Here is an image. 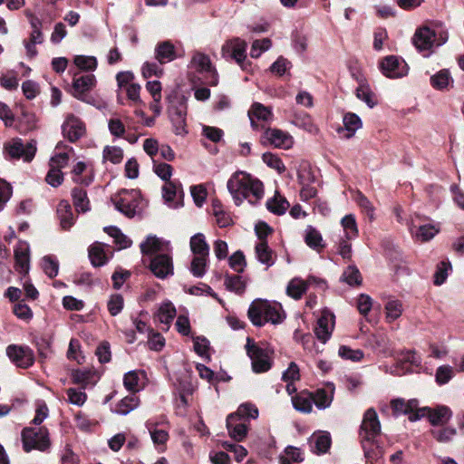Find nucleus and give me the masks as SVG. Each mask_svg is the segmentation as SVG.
Wrapping results in <instances>:
<instances>
[{
    "mask_svg": "<svg viewBox=\"0 0 464 464\" xmlns=\"http://www.w3.org/2000/svg\"><path fill=\"white\" fill-rule=\"evenodd\" d=\"M227 188L232 196L235 204L239 206L252 196L256 201L264 196L263 183L245 171H236L231 175L227 183Z\"/></svg>",
    "mask_w": 464,
    "mask_h": 464,
    "instance_id": "obj_1",
    "label": "nucleus"
},
{
    "mask_svg": "<svg viewBox=\"0 0 464 464\" xmlns=\"http://www.w3.org/2000/svg\"><path fill=\"white\" fill-rule=\"evenodd\" d=\"M448 39L449 33L442 23L430 22L416 29L411 41L415 48L428 57L434 46L443 45Z\"/></svg>",
    "mask_w": 464,
    "mask_h": 464,
    "instance_id": "obj_2",
    "label": "nucleus"
},
{
    "mask_svg": "<svg viewBox=\"0 0 464 464\" xmlns=\"http://www.w3.org/2000/svg\"><path fill=\"white\" fill-rule=\"evenodd\" d=\"M247 315L248 319H284L286 316L280 303L259 298L251 303Z\"/></svg>",
    "mask_w": 464,
    "mask_h": 464,
    "instance_id": "obj_3",
    "label": "nucleus"
},
{
    "mask_svg": "<svg viewBox=\"0 0 464 464\" xmlns=\"http://www.w3.org/2000/svg\"><path fill=\"white\" fill-rule=\"evenodd\" d=\"M247 44L238 37L225 42L221 48V56L227 61H234L244 71L248 69L250 63L246 60Z\"/></svg>",
    "mask_w": 464,
    "mask_h": 464,
    "instance_id": "obj_4",
    "label": "nucleus"
},
{
    "mask_svg": "<svg viewBox=\"0 0 464 464\" xmlns=\"http://www.w3.org/2000/svg\"><path fill=\"white\" fill-rule=\"evenodd\" d=\"M22 441L24 451L32 450H45L50 446L49 432L44 427L24 428L22 431Z\"/></svg>",
    "mask_w": 464,
    "mask_h": 464,
    "instance_id": "obj_5",
    "label": "nucleus"
},
{
    "mask_svg": "<svg viewBox=\"0 0 464 464\" xmlns=\"http://www.w3.org/2000/svg\"><path fill=\"white\" fill-rule=\"evenodd\" d=\"M4 153L6 159L19 160L22 158L24 161L30 162L36 153V141L31 140L24 145L21 139H13L5 143Z\"/></svg>",
    "mask_w": 464,
    "mask_h": 464,
    "instance_id": "obj_6",
    "label": "nucleus"
},
{
    "mask_svg": "<svg viewBox=\"0 0 464 464\" xmlns=\"http://www.w3.org/2000/svg\"><path fill=\"white\" fill-rule=\"evenodd\" d=\"M246 350L251 359L252 369L256 373L266 372L270 370L272 362L267 352L257 346L250 337L246 338Z\"/></svg>",
    "mask_w": 464,
    "mask_h": 464,
    "instance_id": "obj_7",
    "label": "nucleus"
},
{
    "mask_svg": "<svg viewBox=\"0 0 464 464\" xmlns=\"http://www.w3.org/2000/svg\"><path fill=\"white\" fill-rule=\"evenodd\" d=\"M394 415H409L411 421H416L425 416L427 407L419 408V401L416 399L405 401L404 399H394L391 401Z\"/></svg>",
    "mask_w": 464,
    "mask_h": 464,
    "instance_id": "obj_8",
    "label": "nucleus"
},
{
    "mask_svg": "<svg viewBox=\"0 0 464 464\" xmlns=\"http://www.w3.org/2000/svg\"><path fill=\"white\" fill-rule=\"evenodd\" d=\"M96 85V78L93 74L75 73L72 82V94L76 99L89 102L88 92Z\"/></svg>",
    "mask_w": 464,
    "mask_h": 464,
    "instance_id": "obj_9",
    "label": "nucleus"
},
{
    "mask_svg": "<svg viewBox=\"0 0 464 464\" xmlns=\"http://www.w3.org/2000/svg\"><path fill=\"white\" fill-rule=\"evenodd\" d=\"M8 358L17 367L26 369L33 365L34 355L28 346L10 344L6 348Z\"/></svg>",
    "mask_w": 464,
    "mask_h": 464,
    "instance_id": "obj_10",
    "label": "nucleus"
},
{
    "mask_svg": "<svg viewBox=\"0 0 464 464\" xmlns=\"http://www.w3.org/2000/svg\"><path fill=\"white\" fill-rule=\"evenodd\" d=\"M149 268L160 279H165L174 274L172 257L168 254L154 256L150 259Z\"/></svg>",
    "mask_w": 464,
    "mask_h": 464,
    "instance_id": "obj_11",
    "label": "nucleus"
},
{
    "mask_svg": "<svg viewBox=\"0 0 464 464\" xmlns=\"http://www.w3.org/2000/svg\"><path fill=\"white\" fill-rule=\"evenodd\" d=\"M381 432V424L377 412L374 409H368L364 415L361 425L360 437L362 440H373Z\"/></svg>",
    "mask_w": 464,
    "mask_h": 464,
    "instance_id": "obj_12",
    "label": "nucleus"
},
{
    "mask_svg": "<svg viewBox=\"0 0 464 464\" xmlns=\"http://www.w3.org/2000/svg\"><path fill=\"white\" fill-rule=\"evenodd\" d=\"M382 72L389 78H401L407 74L408 67L404 61L396 56L390 55L380 63Z\"/></svg>",
    "mask_w": 464,
    "mask_h": 464,
    "instance_id": "obj_13",
    "label": "nucleus"
},
{
    "mask_svg": "<svg viewBox=\"0 0 464 464\" xmlns=\"http://www.w3.org/2000/svg\"><path fill=\"white\" fill-rule=\"evenodd\" d=\"M62 129L63 136L71 142H75L81 139L86 131L83 121L72 114L67 116Z\"/></svg>",
    "mask_w": 464,
    "mask_h": 464,
    "instance_id": "obj_14",
    "label": "nucleus"
},
{
    "mask_svg": "<svg viewBox=\"0 0 464 464\" xmlns=\"http://www.w3.org/2000/svg\"><path fill=\"white\" fill-rule=\"evenodd\" d=\"M162 197L172 208L183 206L184 192L179 180L166 182L162 187Z\"/></svg>",
    "mask_w": 464,
    "mask_h": 464,
    "instance_id": "obj_15",
    "label": "nucleus"
},
{
    "mask_svg": "<svg viewBox=\"0 0 464 464\" xmlns=\"http://www.w3.org/2000/svg\"><path fill=\"white\" fill-rule=\"evenodd\" d=\"M135 191L122 189L118 196L112 199L115 208L127 217H133L136 213V203L134 201Z\"/></svg>",
    "mask_w": 464,
    "mask_h": 464,
    "instance_id": "obj_16",
    "label": "nucleus"
},
{
    "mask_svg": "<svg viewBox=\"0 0 464 464\" xmlns=\"http://www.w3.org/2000/svg\"><path fill=\"white\" fill-rule=\"evenodd\" d=\"M169 115L170 121L172 122V125L174 127L175 134H186L187 105L185 102L180 101L178 105H171L169 108Z\"/></svg>",
    "mask_w": 464,
    "mask_h": 464,
    "instance_id": "obj_17",
    "label": "nucleus"
},
{
    "mask_svg": "<svg viewBox=\"0 0 464 464\" xmlns=\"http://www.w3.org/2000/svg\"><path fill=\"white\" fill-rule=\"evenodd\" d=\"M248 117L251 126L254 129H256L259 126L264 127L262 123L270 122L273 118V113L268 107H266L259 102H255L248 111Z\"/></svg>",
    "mask_w": 464,
    "mask_h": 464,
    "instance_id": "obj_18",
    "label": "nucleus"
},
{
    "mask_svg": "<svg viewBox=\"0 0 464 464\" xmlns=\"http://www.w3.org/2000/svg\"><path fill=\"white\" fill-rule=\"evenodd\" d=\"M264 138L276 148L288 149L292 146V137L278 129H267L264 133Z\"/></svg>",
    "mask_w": 464,
    "mask_h": 464,
    "instance_id": "obj_19",
    "label": "nucleus"
},
{
    "mask_svg": "<svg viewBox=\"0 0 464 464\" xmlns=\"http://www.w3.org/2000/svg\"><path fill=\"white\" fill-rule=\"evenodd\" d=\"M227 428L229 436L237 441L243 440L247 433V426L239 420L237 415L229 414L227 418Z\"/></svg>",
    "mask_w": 464,
    "mask_h": 464,
    "instance_id": "obj_20",
    "label": "nucleus"
},
{
    "mask_svg": "<svg viewBox=\"0 0 464 464\" xmlns=\"http://www.w3.org/2000/svg\"><path fill=\"white\" fill-rule=\"evenodd\" d=\"M176 58L175 46L169 41L159 43L155 48V59L160 64L169 63Z\"/></svg>",
    "mask_w": 464,
    "mask_h": 464,
    "instance_id": "obj_21",
    "label": "nucleus"
},
{
    "mask_svg": "<svg viewBox=\"0 0 464 464\" xmlns=\"http://www.w3.org/2000/svg\"><path fill=\"white\" fill-rule=\"evenodd\" d=\"M358 87L356 88V97L364 102L370 108H373L377 104L374 93L362 77H357Z\"/></svg>",
    "mask_w": 464,
    "mask_h": 464,
    "instance_id": "obj_22",
    "label": "nucleus"
},
{
    "mask_svg": "<svg viewBox=\"0 0 464 464\" xmlns=\"http://www.w3.org/2000/svg\"><path fill=\"white\" fill-rule=\"evenodd\" d=\"M428 414L430 422L433 425H443L451 418V411L446 406H440L434 410L427 408L425 415Z\"/></svg>",
    "mask_w": 464,
    "mask_h": 464,
    "instance_id": "obj_23",
    "label": "nucleus"
},
{
    "mask_svg": "<svg viewBox=\"0 0 464 464\" xmlns=\"http://www.w3.org/2000/svg\"><path fill=\"white\" fill-rule=\"evenodd\" d=\"M140 398L136 393H130L122 398L114 407L113 411L119 415H127L140 405Z\"/></svg>",
    "mask_w": 464,
    "mask_h": 464,
    "instance_id": "obj_24",
    "label": "nucleus"
},
{
    "mask_svg": "<svg viewBox=\"0 0 464 464\" xmlns=\"http://www.w3.org/2000/svg\"><path fill=\"white\" fill-rule=\"evenodd\" d=\"M72 378L73 383L82 385V389L94 385L98 380L96 372L92 370H75Z\"/></svg>",
    "mask_w": 464,
    "mask_h": 464,
    "instance_id": "obj_25",
    "label": "nucleus"
},
{
    "mask_svg": "<svg viewBox=\"0 0 464 464\" xmlns=\"http://www.w3.org/2000/svg\"><path fill=\"white\" fill-rule=\"evenodd\" d=\"M364 456L370 462L378 461L383 456L382 447L373 440H362Z\"/></svg>",
    "mask_w": 464,
    "mask_h": 464,
    "instance_id": "obj_26",
    "label": "nucleus"
},
{
    "mask_svg": "<svg viewBox=\"0 0 464 464\" xmlns=\"http://www.w3.org/2000/svg\"><path fill=\"white\" fill-rule=\"evenodd\" d=\"M189 245L194 256L208 257L209 246L202 233H198L191 237Z\"/></svg>",
    "mask_w": 464,
    "mask_h": 464,
    "instance_id": "obj_27",
    "label": "nucleus"
},
{
    "mask_svg": "<svg viewBox=\"0 0 464 464\" xmlns=\"http://www.w3.org/2000/svg\"><path fill=\"white\" fill-rule=\"evenodd\" d=\"M57 215L63 229L70 228L73 224V214L68 201L62 200L57 206Z\"/></svg>",
    "mask_w": 464,
    "mask_h": 464,
    "instance_id": "obj_28",
    "label": "nucleus"
},
{
    "mask_svg": "<svg viewBox=\"0 0 464 464\" xmlns=\"http://www.w3.org/2000/svg\"><path fill=\"white\" fill-rule=\"evenodd\" d=\"M335 321H316L313 330L316 338L325 343L332 336Z\"/></svg>",
    "mask_w": 464,
    "mask_h": 464,
    "instance_id": "obj_29",
    "label": "nucleus"
},
{
    "mask_svg": "<svg viewBox=\"0 0 464 464\" xmlns=\"http://www.w3.org/2000/svg\"><path fill=\"white\" fill-rule=\"evenodd\" d=\"M89 258L92 265L95 267L104 266L108 261L104 252V246L99 242L92 244L89 247Z\"/></svg>",
    "mask_w": 464,
    "mask_h": 464,
    "instance_id": "obj_30",
    "label": "nucleus"
},
{
    "mask_svg": "<svg viewBox=\"0 0 464 464\" xmlns=\"http://www.w3.org/2000/svg\"><path fill=\"white\" fill-rule=\"evenodd\" d=\"M16 270L27 273L29 270V249L25 245H20L14 250Z\"/></svg>",
    "mask_w": 464,
    "mask_h": 464,
    "instance_id": "obj_31",
    "label": "nucleus"
},
{
    "mask_svg": "<svg viewBox=\"0 0 464 464\" xmlns=\"http://www.w3.org/2000/svg\"><path fill=\"white\" fill-rule=\"evenodd\" d=\"M72 198L73 201V205L77 211L79 212H86L90 209V201L87 197V192L85 189L81 188H74L72 190Z\"/></svg>",
    "mask_w": 464,
    "mask_h": 464,
    "instance_id": "obj_32",
    "label": "nucleus"
},
{
    "mask_svg": "<svg viewBox=\"0 0 464 464\" xmlns=\"http://www.w3.org/2000/svg\"><path fill=\"white\" fill-rule=\"evenodd\" d=\"M255 250L256 257L260 263L266 265L268 267L274 265L275 261L273 258V251L268 246L266 241H260L257 243Z\"/></svg>",
    "mask_w": 464,
    "mask_h": 464,
    "instance_id": "obj_33",
    "label": "nucleus"
},
{
    "mask_svg": "<svg viewBox=\"0 0 464 464\" xmlns=\"http://www.w3.org/2000/svg\"><path fill=\"white\" fill-rule=\"evenodd\" d=\"M266 205L267 209L276 215H283L289 208L288 201L278 193L269 198Z\"/></svg>",
    "mask_w": 464,
    "mask_h": 464,
    "instance_id": "obj_34",
    "label": "nucleus"
},
{
    "mask_svg": "<svg viewBox=\"0 0 464 464\" xmlns=\"http://www.w3.org/2000/svg\"><path fill=\"white\" fill-rule=\"evenodd\" d=\"M146 428L148 429L154 444L161 445L166 443V441L169 440L168 431L162 429H158L157 422L149 420L146 422Z\"/></svg>",
    "mask_w": 464,
    "mask_h": 464,
    "instance_id": "obj_35",
    "label": "nucleus"
},
{
    "mask_svg": "<svg viewBox=\"0 0 464 464\" xmlns=\"http://www.w3.org/2000/svg\"><path fill=\"white\" fill-rule=\"evenodd\" d=\"M453 83V79L447 69L440 70L430 77V84L437 90H444Z\"/></svg>",
    "mask_w": 464,
    "mask_h": 464,
    "instance_id": "obj_36",
    "label": "nucleus"
},
{
    "mask_svg": "<svg viewBox=\"0 0 464 464\" xmlns=\"http://www.w3.org/2000/svg\"><path fill=\"white\" fill-rule=\"evenodd\" d=\"M343 121L344 129L347 131L345 137L348 139L352 138L356 130H358L362 125L360 117L357 114L352 112L346 113L343 116Z\"/></svg>",
    "mask_w": 464,
    "mask_h": 464,
    "instance_id": "obj_37",
    "label": "nucleus"
},
{
    "mask_svg": "<svg viewBox=\"0 0 464 464\" xmlns=\"http://www.w3.org/2000/svg\"><path fill=\"white\" fill-rule=\"evenodd\" d=\"M307 285L304 280L294 278L289 282L286 287V294L292 298L298 300L305 293Z\"/></svg>",
    "mask_w": 464,
    "mask_h": 464,
    "instance_id": "obj_38",
    "label": "nucleus"
},
{
    "mask_svg": "<svg viewBox=\"0 0 464 464\" xmlns=\"http://www.w3.org/2000/svg\"><path fill=\"white\" fill-rule=\"evenodd\" d=\"M225 285L227 290L241 295L245 292L246 282L238 275H226Z\"/></svg>",
    "mask_w": 464,
    "mask_h": 464,
    "instance_id": "obj_39",
    "label": "nucleus"
},
{
    "mask_svg": "<svg viewBox=\"0 0 464 464\" xmlns=\"http://www.w3.org/2000/svg\"><path fill=\"white\" fill-rule=\"evenodd\" d=\"M163 249V242L155 236H149L146 241L140 244V251L144 255L153 254Z\"/></svg>",
    "mask_w": 464,
    "mask_h": 464,
    "instance_id": "obj_40",
    "label": "nucleus"
},
{
    "mask_svg": "<svg viewBox=\"0 0 464 464\" xmlns=\"http://www.w3.org/2000/svg\"><path fill=\"white\" fill-rule=\"evenodd\" d=\"M384 308L386 311V316L392 319H398L403 311L402 303L395 298H387Z\"/></svg>",
    "mask_w": 464,
    "mask_h": 464,
    "instance_id": "obj_41",
    "label": "nucleus"
},
{
    "mask_svg": "<svg viewBox=\"0 0 464 464\" xmlns=\"http://www.w3.org/2000/svg\"><path fill=\"white\" fill-rule=\"evenodd\" d=\"M104 231L111 237L114 238V243L120 248H127L131 245V240L123 235L121 231L116 227H106Z\"/></svg>",
    "mask_w": 464,
    "mask_h": 464,
    "instance_id": "obj_42",
    "label": "nucleus"
},
{
    "mask_svg": "<svg viewBox=\"0 0 464 464\" xmlns=\"http://www.w3.org/2000/svg\"><path fill=\"white\" fill-rule=\"evenodd\" d=\"M305 243L314 249H319L324 247L323 237L318 230L309 226L305 230Z\"/></svg>",
    "mask_w": 464,
    "mask_h": 464,
    "instance_id": "obj_43",
    "label": "nucleus"
},
{
    "mask_svg": "<svg viewBox=\"0 0 464 464\" xmlns=\"http://www.w3.org/2000/svg\"><path fill=\"white\" fill-rule=\"evenodd\" d=\"M334 391L327 392L324 389L316 391L314 396L312 399V401L314 402L317 408L319 409H326L328 408L333 401Z\"/></svg>",
    "mask_w": 464,
    "mask_h": 464,
    "instance_id": "obj_44",
    "label": "nucleus"
},
{
    "mask_svg": "<svg viewBox=\"0 0 464 464\" xmlns=\"http://www.w3.org/2000/svg\"><path fill=\"white\" fill-rule=\"evenodd\" d=\"M191 64L199 72H211L212 63L208 55L202 53H195L191 59Z\"/></svg>",
    "mask_w": 464,
    "mask_h": 464,
    "instance_id": "obj_45",
    "label": "nucleus"
},
{
    "mask_svg": "<svg viewBox=\"0 0 464 464\" xmlns=\"http://www.w3.org/2000/svg\"><path fill=\"white\" fill-rule=\"evenodd\" d=\"M208 266V257L194 256L190 263L189 271L195 277H203L206 274Z\"/></svg>",
    "mask_w": 464,
    "mask_h": 464,
    "instance_id": "obj_46",
    "label": "nucleus"
},
{
    "mask_svg": "<svg viewBox=\"0 0 464 464\" xmlns=\"http://www.w3.org/2000/svg\"><path fill=\"white\" fill-rule=\"evenodd\" d=\"M342 279L350 285H360L362 276L355 266H349L343 273Z\"/></svg>",
    "mask_w": 464,
    "mask_h": 464,
    "instance_id": "obj_47",
    "label": "nucleus"
},
{
    "mask_svg": "<svg viewBox=\"0 0 464 464\" xmlns=\"http://www.w3.org/2000/svg\"><path fill=\"white\" fill-rule=\"evenodd\" d=\"M294 408L304 413H309L313 409V401L310 396L296 395L292 398Z\"/></svg>",
    "mask_w": 464,
    "mask_h": 464,
    "instance_id": "obj_48",
    "label": "nucleus"
},
{
    "mask_svg": "<svg viewBox=\"0 0 464 464\" xmlns=\"http://www.w3.org/2000/svg\"><path fill=\"white\" fill-rule=\"evenodd\" d=\"M194 351L200 357L210 360L209 342L203 336L193 337Z\"/></svg>",
    "mask_w": 464,
    "mask_h": 464,
    "instance_id": "obj_49",
    "label": "nucleus"
},
{
    "mask_svg": "<svg viewBox=\"0 0 464 464\" xmlns=\"http://www.w3.org/2000/svg\"><path fill=\"white\" fill-rule=\"evenodd\" d=\"M73 62L83 71H94L97 68V59L94 56L76 55Z\"/></svg>",
    "mask_w": 464,
    "mask_h": 464,
    "instance_id": "obj_50",
    "label": "nucleus"
},
{
    "mask_svg": "<svg viewBox=\"0 0 464 464\" xmlns=\"http://www.w3.org/2000/svg\"><path fill=\"white\" fill-rule=\"evenodd\" d=\"M103 159L113 164H119L123 159V150L120 147L106 146L103 150Z\"/></svg>",
    "mask_w": 464,
    "mask_h": 464,
    "instance_id": "obj_51",
    "label": "nucleus"
},
{
    "mask_svg": "<svg viewBox=\"0 0 464 464\" xmlns=\"http://www.w3.org/2000/svg\"><path fill=\"white\" fill-rule=\"evenodd\" d=\"M42 267L47 276L53 278L58 275V261L51 256H45L42 261Z\"/></svg>",
    "mask_w": 464,
    "mask_h": 464,
    "instance_id": "obj_52",
    "label": "nucleus"
},
{
    "mask_svg": "<svg viewBox=\"0 0 464 464\" xmlns=\"http://www.w3.org/2000/svg\"><path fill=\"white\" fill-rule=\"evenodd\" d=\"M162 64L156 62H146L141 68V73L144 78H150L152 76L160 77L163 74Z\"/></svg>",
    "mask_w": 464,
    "mask_h": 464,
    "instance_id": "obj_53",
    "label": "nucleus"
},
{
    "mask_svg": "<svg viewBox=\"0 0 464 464\" xmlns=\"http://www.w3.org/2000/svg\"><path fill=\"white\" fill-rule=\"evenodd\" d=\"M438 232L439 229L432 225H421L415 232V237L417 239L425 242L433 238Z\"/></svg>",
    "mask_w": 464,
    "mask_h": 464,
    "instance_id": "obj_54",
    "label": "nucleus"
},
{
    "mask_svg": "<svg viewBox=\"0 0 464 464\" xmlns=\"http://www.w3.org/2000/svg\"><path fill=\"white\" fill-rule=\"evenodd\" d=\"M271 45V40L268 38L254 41L250 50V56L252 58H258L264 52L267 51Z\"/></svg>",
    "mask_w": 464,
    "mask_h": 464,
    "instance_id": "obj_55",
    "label": "nucleus"
},
{
    "mask_svg": "<svg viewBox=\"0 0 464 464\" xmlns=\"http://www.w3.org/2000/svg\"><path fill=\"white\" fill-rule=\"evenodd\" d=\"M229 266L237 273H242L246 266L245 256L242 251L235 252L228 259Z\"/></svg>",
    "mask_w": 464,
    "mask_h": 464,
    "instance_id": "obj_56",
    "label": "nucleus"
},
{
    "mask_svg": "<svg viewBox=\"0 0 464 464\" xmlns=\"http://www.w3.org/2000/svg\"><path fill=\"white\" fill-rule=\"evenodd\" d=\"M454 375V370L450 365H442L440 366L435 374L436 382L440 385H443L448 383Z\"/></svg>",
    "mask_w": 464,
    "mask_h": 464,
    "instance_id": "obj_57",
    "label": "nucleus"
},
{
    "mask_svg": "<svg viewBox=\"0 0 464 464\" xmlns=\"http://www.w3.org/2000/svg\"><path fill=\"white\" fill-rule=\"evenodd\" d=\"M66 394L68 396V402L79 407L82 406L87 400L86 393L75 388L67 389Z\"/></svg>",
    "mask_w": 464,
    "mask_h": 464,
    "instance_id": "obj_58",
    "label": "nucleus"
},
{
    "mask_svg": "<svg viewBox=\"0 0 464 464\" xmlns=\"http://www.w3.org/2000/svg\"><path fill=\"white\" fill-rule=\"evenodd\" d=\"M139 372L137 371H130L128 372L123 378L124 387L132 392L131 393H136L139 391Z\"/></svg>",
    "mask_w": 464,
    "mask_h": 464,
    "instance_id": "obj_59",
    "label": "nucleus"
},
{
    "mask_svg": "<svg viewBox=\"0 0 464 464\" xmlns=\"http://www.w3.org/2000/svg\"><path fill=\"white\" fill-rule=\"evenodd\" d=\"M262 160L268 167L276 169L279 173H283L285 170V167L281 159L273 153H264Z\"/></svg>",
    "mask_w": 464,
    "mask_h": 464,
    "instance_id": "obj_60",
    "label": "nucleus"
},
{
    "mask_svg": "<svg viewBox=\"0 0 464 464\" xmlns=\"http://www.w3.org/2000/svg\"><path fill=\"white\" fill-rule=\"evenodd\" d=\"M342 226L346 232L347 237L352 238L357 236L358 229L355 221V218L353 215H346L342 218Z\"/></svg>",
    "mask_w": 464,
    "mask_h": 464,
    "instance_id": "obj_61",
    "label": "nucleus"
},
{
    "mask_svg": "<svg viewBox=\"0 0 464 464\" xmlns=\"http://www.w3.org/2000/svg\"><path fill=\"white\" fill-rule=\"evenodd\" d=\"M176 314L177 311L173 304L166 301L159 307L156 316L158 319H174Z\"/></svg>",
    "mask_w": 464,
    "mask_h": 464,
    "instance_id": "obj_62",
    "label": "nucleus"
},
{
    "mask_svg": "<svg viewBox=\"0 0 464 464\" xmlns=\"http://www.w3.org/2000/svg\"><path fill=\"white\" fill-rule=\"evenodd\" d=\"M234 414L237 415L240 420L243 419H256L258 411L254 405L246 403L240 405Z\"/></svg>",
    "mask_w": 464,
    "mask_h": 464,
    "instance_id": "obj_63",
    "label": "nucleus"
},
{
    "mask_svg": "<svg viewBox=\"0 0 464 464\" xmlns=\"http://www.w3.org/2000/svg\"><path fill=\"white\" fill-rule=\"evenodd\" d=\"M156 175L166 182L171 181L173 168L168 163H155L153 166Z\"/></svg>",
    "mask_w": 464,
    "mask_h": 464,
    "instance_id": "obj_64",
    "label": "nucleus"
}]
</instances>
